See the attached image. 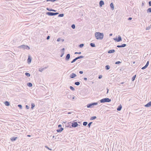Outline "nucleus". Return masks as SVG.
I'll use <instances>...</instances> for the list:
<instances>
[{
    "instance_id": "obj_21",
    "label": "nucleus",
    "mask_w": 151,
    "mask_h": 151,
    "mask_svg": "<svg viewBox=\"0 0 151 151\" xmlns=\"http://www.w3.org/2000/svg\"><path fill=\"white\" fill-rule=\"evenodd\" d=\"M105 68L106 70H108L110 68V66L108 65H106L105 66Z\"/></svg>"
},
{
    "instance_id": "obj_13",
    "label": "nucleus",
    "mask_w": 151,
    "mask_h": 151,
    "mask_svg": "<svg viewBox=\"0 0 151 151\" xmlns=\"http://www.w3.org/2000/svg\"><path fill=\"white\" fill-rule=\"evenodd\" d=\"M32 60L31 58L29 56L28 57V59L27 60V62L28 64H29L31 63Z\"/></svg>"
},
{
    "instance_id": "obj_6",
    "label": "nucleus",
    "mask_w": 151,
    "mask_h": 151,
    "mask_svg": "<svg viewBox=\"0 0 151 151\" xmlns=\"http://www.w3.org/2000/svg\"><path fill=\"white\" fill-rule=\"evenodd\" d=\"M58 14V12H48V15L50 16H55L57 15Z\"/></svg>"
},
{
    "instance_id": "obj_32",
    "label": "nucleus",
    "mask_w": 151,
    "mask_h": 151,
    "mask_svg": "<svg viewBox=\"0 0 151 151\" xmlns=\"http://www.w3.org/2000/svg\"><path fill=\"white\" fill-rule=\"evenodd\" d=\"M25 75L27 77H29L30 76V74L29 73L27 72L25 73Z\"/></svg>"
},
{
    "instance_id": "obj_3",
    "label": "nucleus",
    "mask_w": 151,
    "mask_h": 151,
    "mask_svg": "<svg viewBox=\"0 0 151 151\" xmlns=\"http://www.w3.org/2000/svg\"><path fill=\"white\" fill-rule=\"evenodd\" d=\"M97 102H93L88 104L87 105V107L88 108H92L94 105H96L98 104Z\"/></svg>"
},
{
    "instance_id": "obj_42",
    "label": "nucleus",
    "mask_w": 151,
    "mask_h": 151,
    "mask_svg": "<svg viewBox=\"0 0 151 151\" xmlns=\"http://www.w3.org/2000/svg\"><path fill=\"white\" fill-rule=\"evenodd\" d=\"M81 52H76L75 53V54H81Z\"/></svg>"
},
{
    "instance_id": "obj_61",
    "label": "nucleus",
    "mask_w": 151,
    "mask_h": 151,
    "mask_svg": "<svg viewBox=\"0 0 151 151\" xmlns=\"http://www.w3.org/2000/svg\"><path fill=\"white\" fill-rule=\"evenodd\" d=\"M112 35V34H111V33L110 34H109V36H111Z\"/></svg>"
},
{
    "instance_id": "obj_36",
    "label": "nucleus",
    "mask_w": 151,
    "mask_h": 151,
    "mask_svg": "<svg viewBox=\"0 0 151 151\" xmlns=\"http://www.w3.org/2000/svg\"><path fill=\"white\" fill-rule=\"evenodd\" d=\"M92 124V122H89L88 124V127L89 128H90L91 127V124Z\"/></svg>"
},
{
    "instance_id": "obj_27",
    "label": "nucleus",
    "mask_w": 151,
    "mask_h": 151,
    "mask_svg": "<svg viewBox=\"0 0 151 151\" xmlns=\"http://www.w3.org/2000/svg\"><path fill=\"white\" fill-rule=\"evenodd\" d=\"M96 118V116H93L91 117V118L90 119L91 120H93L95 119Z\"/></svg>"
},
{
    "instance_id": "obj_50",
    "label": "nucleus",
    "mask_w": 151,
    "mask_h": 151,
    "mask_svg": "<svg viewBox=\"0 0 151 151\" xmlns=\"http://www.w3.org/2000/svg\"><path fill=\"white\" fill-rule=\"evenodd\" d=\"M75 99V96L73 95L71 99H72V100H73V99Z\"/></svg>"
},
{
    "instance_id": "obj_48",
    "label": "nucleus",
    "mask_w": 151,
    "mask_h": 151,
    "mask_svg": "<svg viewBox=\"0 0 151 151\" xmlns=\"http://www.w3.org/2000/svg\"><path fill=\"white\" fill-rule=\"evenodd\" d=\"M61 40V39L60 38H58L57 39V41L58 42L60 41Z\"/></svg>"
},
{
    "instance_id": "obj_20",
    "label": "nucleus",
    "mask_w": 151,
    "mask_h": 151,
    "mask_svg": "<svg viewBox=\"0 0 151 151\" xmlns=\"http://www.w3.org/2000/svg\"><path fill=\"white\" fill-rule=\"evenodd\" d=\"M4 103L6 106H9L10 105V103L8 101H5Z\"/></svg>"
},
{
    "instance_id": "obj_1",
    "label": "nucleus",
    "mask_w": 151,
    "mask_h": 151,
    "mask_svg": "<svg viewBox=\"0 0 151 151\" xmlns=\"http://www.w3.org/2000/svg\"><path fill=\"white\" fill-rule=\"evenodd\" d=\"M95 36L97 40H102L104 37V34L99 32H96L95 34Z\"/></svg>"
},
{
    "instance_id": "obj_63",
    "label": "nucleus",
    "mask_w": 151,
    "mask_h": 151,
    "mask_svg": "<svg viewBox=\"0 0 151 151\" xmlns=\"http://www.w3.org/2000/svg\"><path fill=\"white\" fill-rule=\"evenodd\" d=\"M27 137H30V136H30V135H27Z\"/></svg>"
},
{
    "instance_id": "obj_53",
    "label": "nucleus",
    "mask_w": 151,
    "mask_h": 151,
    "mask_svg": "<svg viewBox=\"0 0 151 151\" xmlns=\"http://www.w3.org/2000/svg\"><path fill=\"white\" fill-rule=\"evenodd\" d=\"M132 17H129L128 19V20H131L132 19Z\"/></svg>"
},
{
    "instance_id": "obj_49",
    "label": "nucleus",
    "mask_w": 151,
    "mask_h": 151,
    "mask_svg": "<svg viewBox=\"0 0 151 151\" xmlns=\"http://www.w3.org/2000/svg\"><path fill=\"white\" fill-rule=\"evenodd\" d=\"M148 4H149V6H151V1H149Z\"/></svg>"
},
{
    "instance_id": "obj_58",
    "label": "nucleus",
    "mask_w": 151,
    "mask_h": 151,
    "mask_svg": "<svg viewBox=\"0 0 151 151\" xmlns=\"http://www.w3.org/2000/svg\"><path fill=\"white\" fill-rule=\"evenodd\" d=\"M48 150H52V149H51L50 148L48 147Z\"/></svg>"
},
{
    "instance_id": "obj_12",
    "label": "nucleus",
    "mask_w": 151,
    "mask_h": 151,
    "mask_svg": "<svg viewBox=\"0 0 151 151\" xmlns=\"http://www.w3.org/2000/svg\"><path fill=\"white\" fill-rule=\"evenodd\" d=\"M17 139V137H13L11 138V140L12 141H15Z\"/></svg>"
},
{
    "instance_id": "obj_9",
    "label": "nucleus",
    "mask_w": 151,
    "mask_h": 151,
    "mask_svg": "<svg viewBox=\"0 0 151 151\" xmlns=\"http://www.w3.org/2000/svg\"><path fill=\"white\" fill-rule=\"evenodd\" d=\"M47 68V67H44L43 66V67H42L39 68V71L41 72H42V71L45 70Z\"/></svg>"
},
{
    "instance_id": "obj_33",
    "label": "nucleus",
    "mask_w": 151,
    "mask_h": 151,
    "mask_svg": "<svg viewBox=\"0 0 151 151\" xmlns=\"http://www.w3.org/2000/svg\"><path fill=\"white\" fill-rule=\"evenodd\" d=\"M88 124V122H84L83 123V125L84 126H86Z\"/></svg>"
},
{
    "instance_id": "obj_62",
    "label": "nucleus",
    "mask_w": 151,
    "mask_h": 151,
    "mask_svg": "<svg viewBox=\"0 0 151 151\" xmlns=\"http://www.w3.org/2000/svg\"><path fill=\"white\" fill-rule=\"evenodd\" d=\"M144 5V3H142V6H143Z\"/></svg>"
},
{
    "instance_id": "obj_52",
    "label": "nucleus",
    "mask_w": 151,
    "mask_h": 151,
    "mask_svg": "<svg viewBox=\"0 0 151 151\" xmlns=\"http://www.w3.org/2000/svg\"><path fill=\"white\" fill-rule=\"evenodd\" d=\"M26 108L27 109H29V106H28V105H26Z\"/></svg>"
},
{
    "instance_id": "obj_45",
    "label": "nucleus",
    "mask_w": 151,
    "mask_h": 151,
    "mask_svg": "<svg viewBox=\"0 0 151 151\" xmlns=\"http://www.w3.org/2000/svg\"><path fill=\"white\" fill-rule=\"evenodd\" d=\"M149 61H148L147 62L146 64L145 65L147 67V66H148V65H149Z\"/></svg>"
},
{
    "instance_id": "obj_31",
    "label": "nucleus",
    "mask_w": 151,
    "mask_h": 151,
    "mask_svg": "<svg viewBox=\"0 0 151 151\" xmlns=\"http://www.w3.org/2000/svg\"><path fill=\"white\" fill-rule=\"evenodd\" d=\"M75 84L77 85L78 86L80 84V83L79 82H75Z\"/></svg>"
},
{
    "instance_id": "obj_7",
    "label": "nucleus",
    "mask_w": 151,
    "mask_h": 151,
    "mask_svg": "<svg viewBox=\"0 0 151 151\" xmlns=\"http://www.w3.org/2000/svg\"><path fill=\"white\" fill-rule=\"evenodd\" d=\"M71 126L73 127H78V124L76 122H75V121H74L72 123Z\"/></svg>"
},
{
    "instance_id": "obj_57",
    "label": "nucleus",
    "mask_w": 151,
    "mask_h": 151,
    "mask_svg": "<svg viewBox=\"0 0 151 151\" xmlns=\"http://www.w3.org/2000/svg\"><path fill=\"white\" fill-rule=\"evenodd\" d=\"M58 127H61V124H59L58 125Z\"/></svg>"
},
{
    "instance_id": "obj_41",
    "label": "nucleus",
    "mask_w": 151,
    "mask_h": 151,
    "mask_svg": "<svg viewBox=\"0 0 151 151\" xmlns=\"http://www.w3.org/2000/svg\"><path fill=\"white\" fill-rule=\"evenodd\" d=\"M121 63V62L120 61H118L117 62H116V63H115L116 64H119Z\"/></svg>"
},
{
    "instance_id": "obj_19",
    "label": "nucleus",
    "mask_w": 151,
    "mask_h": 151,
    "mask_svg": "<svg viewBox=\"0 0 151 151\" xmlns=\"http://www.w3.org/2000/svg\"><path fill=\"white\" fill-rule=\"evenodd\" d=\"M115 50H114L113 49V50H109L108 51V52L109 53H114L115 52Z\"/></svg>"
},
{
    "instance_id": "obj_37",
    "label": "nucleus",
    "mask_w": 151,
    "mask_h": 151,
    "mask_svg": "<svg viewBox=\"0 0 151 151\" xmlns=\"http://www.w3.org/2000/svg\"><path fill=\"white\" fill-rule=\"evenodd\" d=\"M127 45L126 44H122L121 45V47H124L126 46Z\"/></svg>"
},
{
    "instance_id": "obj_10",
    "label": "nucleus",
    "mask_w": 151,
    "mask_h": 151,
    "mask_svg": "<svg viewBox=\"0 0 151 151\" xmlns=\"http://www.w3.org/2000/svg\"><path fill=\"white\" fill-rule=\"evenodd\" d=\"M77 76V75L73 73H72L70 75V78H74Z\"/></svg>"
},
{
    "instance_id": "obj_51",
    "label": "nucleus",
    "mask_w": 151,
    "mask_h": 151,
    "mask_svg": "<svg viewBox=\"0 0 151 151\" xmlns=\"http://www.w3.org/2000/svg\"><path fill=\"white\" fill-rule=\"evenodd\" d=\"M106 90H107V92L106 93V94H107L108 93V92H109V89L108 88H106Z\"/></svg>"
},
{
    "instance_id": "obj_22",
    "label": "nucleus",
    "mask_w": 151,
    "mask_h": 151,
    "mask_svg": "<svg viewBox=\"0 0 151 151\" xmlns=\"http://www.w3.org/2000/svg\"><path fill=\"white\" fill-rule=\"evenodd\" d=\"M90 45L92 47H96L95 44L94 43H90Z\"/></svg>"
},
{
    "instance_id": "obj_59",
    "label": "nucleus",
    "mask_w": 151,
    "mask_h": 151,
    "mask_svg": "<svg viewBox=\"0 0 151 151\" xmlns=\"http://www.w3.org/2000/svg\"><path fill=\"white\" fill-rule=\"evenodd\" d=\"M50 38V36H48V40Z\"/></svg>"
},
{
    "instance_id": "obj_17",
    "label": "nucleus",
    "mask_w": 151,
    "mask_h": 151,
    "mask_svg": "<svg viewBox=\"0 0 151 151\" xmlns=\"http://www.w3.org/2000/svg\"><path fill=\"white\" fill-rule=\"evenodd\" d=\"M122 108V106L121 105H120L119 106H118V107L117 109V110L118 111H120L121 110Z\"/></svg>"
},
{
    "instance_id": "obj_64",
    "label": "nucleus",
    "mask_w": 151,
    "mask_h": 151,
    "mask_svg": "<svg viewBox=\"0 0 151 151\" xmlns=\"http://www.w3.org/2000/svg\"><path fill=\"white\" fill-rule=\"evenodd\" d=\"M61 40L62 42H63L64 41V40L63 39H61Z\"/></svg>"
},
{
    "instance_id": "obj_34",
    "label": "nucleus",
    "mask_w": 151,
    "mask_h": 151,
    "mask_svg": "<svg viewBox=\"0 0 151 151\" xmlns=\"http://www.w3.org/2000/svg\"><path fill=\"white\" fill-rule=\"evenodd\" d=\"M70 89L72 91H74L75 90L74 88L72 86H70Z\"/></svg>"
},
{
    "instance_id": "obj_25",
    "label": "nucleus",
    "mask_w": 151,
    "mask_h": 151,
    "mask_svg": "<svg viewBox=\"0 0 151 151\" xmlns=\"http://www.w3.org/2000/svg\"><path fill=\"white\" fill-rule=\"evenodd\" d=\"M48 11H53V12H56V10L52 9H50L48 8Z\"/></svg>"
},
{
    "instance_id": "obj_44",
    "label": "nucleus",
    "mask_w": 151,
    "mask_h": 151,
    "mask_svg": "<svg viewBox=\"0 0 151 151\" xmlns=\"http://www.w3.org/2000/svg\"><path fill=\"white\" fill-rule=\"evenodd\" d=\"M102 77V75H100L99 76L98 78L99 79H101Z\"/></svg>"
},
{
    "instance_id": "obj_14",
    "label": "nucleus",
    "mask_w": 151,
    "mask_h": 151,
    "mask_svg": "<svg viewBox=\"0 0 151 151\" xmlns=\"http://www.w3.org/2000/svg\"><path fill=\"white\" fill-rule=\"evenodd\" d=\"M151 106V101H150L145 105V107H148Z\"/></svg>"
},
{
    "instance_id": "obj_35",
    "label": "nucleus",
    "mask_w": 151,
    "mask_h": 151,
    "mask_svg": "<svg viewBox=\"0 0 151 151\" xmlns=\"http://www.w3.org/2000/svg\"><path fill=\"white\" fill-rule=\"evenodd\" d=\"M83 46H84V44H80L78 46L80 48H82L83 47Z\"/></svg>"
},
{
    "instance_id": "obj_43",
    "label": "nucleus",
    "mask_w": 151,
    "mask_h": 151,
    "mask_svg": "<svg viewBox=\"0 0 151 151\" xmlns=\"http://www.w3.org/2000/svg\"><path fill=\"white\" fill-rule=\"evenodd\" d=\"M64 54V52H61V54L60 55V57H62Z\"/></svg>"
},
{
    "instance_id": "obj_15",
    "label": "nucleus",
    "mask_w": 151,
    "mask_h": 151,
    "mask_svg": "<svg viewBox=\"0 0 151 151\" xmlns=\"http://www.w3.org/2000/svg\"><path fill=\"white\" fill-rule=\"evenodd\" d=\"M63 129V128L61 127L60 128L57 129L56 131L58 132H61Z\"/></svg>"
},
{
    "instance_id": "obj_39",
    "label": "nucleus",
    "mask_w": 151,
    "mask_h": 151,
    "mask_svg": "<svg viewBox=\"0 0 151 151\" xmlns=\"http://www.w3.org/2000/svg\"><path fill=\"white\" fill-rule=\"evenodd\" d=\"M147 67L145 65L144 66L142 67L141 68V69H142V70H144V69H145Z\"/></svg>"
},
{
    "instance_id": "obj_23",
    "label": "nucleus",
    "mask_w": 151,
    "mask_h": 151,
    "mask_svg": "<svg viewBox=\"0 0 151 151\" xmlns=\"http://www.w3.org/2000/svg\"><path fill=\"white\" fill-rule=\"evenodd\" d=\"M35 105L34 103H31V109H33L35 107Z\"/></svg>"
},
{
    "instance_id": "obj_38",
    "label": "nucleus",
    "mask_w": 151,
    "mask_h": 151,
    "mask_svg": "<svg viewBox=\"0 0 151 151\" xmlns=\"http://www.w3.org/2000/svg\"><path fill=\"white\" fill-rule=\"evenodd\" d=\"M71 27L73 29H74L75 28V25L74 24H73L72 25Z\"/></svg>"
},
{
    "instance_id": "obj_11",
    "label": "nucleus",
    "mask_w": 151,
    "mask_h": 151,
    "mask_svg": "<svg viewBox=\"0 0 151 151\" xmlns=\"http://www.w3.org/2000/svg\"><path fill=\"white\" fill-rule=\"evenodd\" d=\"M70 58V54H67L66 57L65 58V60L66 61H68Z\"/></svg>"
},
{
    "instance_id": "obj_60",
    "label": "nucleus",
    "mask_w": 151,
    "mask_h": 151,
    "mask_svg": "<svg viewBox=\"0 0 151 151\" xmlns=\"http://www.w3.org/2000/svg\"><path fill=\"white\" fill-rule=\"evenodd\" d=\"M71 112H68V114H71Z\"/></svg>"
},
{
    "instance_id": "obj_30",
    "label": "nucleus",
    "mask_w": 151,
    "mask_h": 151,
    "mask_svg": "<svg viewBox=\"0 0 151 151\" xmlns=\"http://www.w3.org/2000/svg\"><path fill=\"white\" fill-rule=\"evenodd\" d=\"M64 15L63 14H60L58 15V17H63L64 16Z\"/></svg>"
},
{
    "instance_id": "obj_5",
    "label": "nucleus",
    "mask_w": 151,
    "mask_h": 151,
    "mask_svg": "<svg viewBox=\"0 0 151 151\" xmlns=\"http://www.w3.org/2000/svg\"><path fill=\"white\" fill-rule=\"evenodd\" d=\"M84 58V56L82 55H81L80 56H78L77 57H76V58L73 59L71 62V63H73L75 62L76 60L81 58Z\"/></svg>"
},
{
    "instance_id": "obj_46",
    "label": "nucleus",
    "mask_w": 151,
    "mask_h": 151,
    "mask_svg": "<svg viewBox=\"0 0 151 151\" xmlns=\"http://www.w3.org/2000/svg\"><path fill=\"white\" fill-rule=\"evenodd\" d=\"M65 48H63L61 50V52H64Z\"/></svg>"
},
{
    "instance_id": "obj_29",
    "label": "nucleus",
    "mask_w": 151,
    "mask_h": 151,
    "mask_svg": "<svg viewBox=\"0 0 151 151\" xmlns=\"http://www.w3.org/2000/svg\"><path fill=\"white\" fill-rule=\"evenodd\" d=\"M147 13H151V8H149L147 10Z\"/></svg>"
},
{
    "instance_id": "obj_28",
    "label": "nucleus",
    "mask_w": 151,
    "mask_h": 151,
    "mask_svg": "<svg viewBox=\"0 0 151 151\" xmlns=\"http://www.w3.org/2000/svg\"><path fill=\"white\" fill-rule=\"evenodd\" d=\"M73 95H67V97L69 99H71L72 97V96Z\"/></svg>"
},
{
    "instance_id": "obj_40",
    "label": "nucleus",
    "mask_w": 151,
    "mask_h": 151,
    "mask_svg": "<svg viewBox=\"0 0 151 151\" xmlns=\"http://www.w3.org/2000/svg\"><path fill=\"white\" fill-rule=\"evenodd\" d=\"M18 106L21 109H22V106L21 105L19 104L18 105Z\"/></svg>"
},
{
    "instance_id": "obj_55",
    "label": "nucleus",
    "mask_w": 151,
    "mask_h": 151,
    "mask_svg": "<svg viewBox=\"0 0 151 151\" xmlns=\"http://www.w3.org/2000/svg\"><path fill=\"white\" fill-rule=\"evenodd\" d=\"M116 47H118V48L122 47L121 45H118Z\"/></svg>"
},
{
    "instance_id": "obj_18",
    "label": "nucleus",
    "mask_w": 151,
    "mask_h": 151,
    "mask_svg": "<svg viewBox=\"0 0 151 151\" xmlns=\"http://www.w3.org/2000/svg\"><path fill=\"white\" fill-rule=\"evenodd\" d=\"M110 6L112 10H113L114 9V4L112 3H111L110 4Z\"/></svg>"
},
{
    "instance_id": "obj_2",
    "label": "nucleus",
    "mask_w": 151,
    "mask_h": 151,
    "mask_svg": "<svg viewBox=\"0 0 151 151\" xmlns=\"http://www.w3.org/2000/svg\"><path fill=\"white\" fill-rule=\"evenodd\" d=\"M111 99L109 98H103L99 101L101 103H104L105 102H110L111 101Z\"/></svg>"
},
{
    "instance_id": "obj_4",
    "label": "nucleus",
    "mask_w": 151,
    "mask_h": 151,
    "mask_svg": "<svg viewBox=\"0 0 151 151\" xmlns=\"http://www.w3.org/2000/svg\"><path fill=\"white\" fill-rule=\"evenodd\" d=\"M19 47V48H22L23 49H26L29 50L30 49L29 47L28 46L25 45H21Z\"/></svg>"
},
{
    "instance_id": "obj_8",
    "label": "nucleus",
    "mask_w": 151,
    "mask_h": 151,
    "mask_svg": "<svg viewBox=\"0 0 151 151\" xmlns=\"http://www.w3.org/2000/svg\"><path fill=\"white\" fill-rule=\"evenodd\" d=\"M114 40L116 41L117 42H120V41H122V38L119 35L118 36V38H114Z\"/></svg>"
},
{
    "instance_id": "obj_54",
    "label": "nucleus",
    "mask_w": 151,
    "mask_h": 151,
    "mask_svg": "<svg viewBox=\"0 0 151 151\" xmlns=\"http://www.w3.org/2000/svg\"><path fill=\"white\" fill-rule=\"evenodd\" d=\"M79 73L81 74H82L83 73V72L82 71H80L79 72Z\"/></svg>"
},
{
    "instance_id": "obj_26",
    "label": "nucleus",
    "mask_w": 151,
    "mask_h": 151,
    "mask_svg": "<svg viewBox=\"0 0 151 151\" xmlns=\"http://www.w3.org/2000/svg\"><path fill=\"white\" fill-rule=\"evenodd\" d=\"M27 85L29 87H31L32 86V84L31 83H27Z\"/></svg>"
},
{
    "instance_id": "obj_56",
    "label": "nucleus",
    "mask_w": 151,
    "mask_h": 151,
    "mask_svg": "<svg viewBox=\"0 0 151 151\" xmlns=\"http://www.w3.org/2000/svg\"><path fill=\"white\" fill-rule=\"evenodd\" d=\"M83 79L85 81H86L87 80V78H84Z\"/></svg>"
},
{
    "instance_id": "obj_47",
    "label": "nucleus",
    "mask_w": 151,
    "mask_h": 151,
    "mask_svg": "<svg viewBox=\"0 0 151 151\" xmlns=\"http://www.w3.org/2000/svg\"><path fill=\"white\" fill-rule=\"evenodd\" d=\"M150 26H149L148 27H147L146 29V30H149L150 29Z\"/></svg>"
},
{
    "instance_id": "obj_16",
    "label": "nucleus",
    "mask_w": 151,
    "mask_h": 151,
    "mask_svg": "<svg viewBox=\"0 0 151 151\" xmlns=\"http://www.w3.org/2000/svg\"><path fill=\"white\" fill-rule=\"evenodd\" d=\"M104 4V1L102 0H101L99 2V6L101 7Z\"/></svg>"
},
{
    "instance_id": "obj_24",
    "label": "nucleus",
    "mask_w": 151,
    "mask_h": 151,
    "mask_svg": "<svg viewBox=\"0 0 151 151\" xmlns=\"http://www.w3.org/2000/svg\"><path fill=\"white\" fill-rule=\"evenodd\" d=\"M136 76V75H135L133 76L132 77V81H134L135 80Z\"/></svg>"
}]
</instances>
